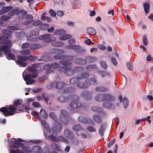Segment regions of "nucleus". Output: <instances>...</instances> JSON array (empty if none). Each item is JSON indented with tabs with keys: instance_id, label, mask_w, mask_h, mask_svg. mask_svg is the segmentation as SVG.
Listing matches in <instances>:
<instances>
[{
	"instance_id": "f257e3e1",
	"label": "nucleus",
	"mask_w": 153,
	"mask_h": 153,
	"mask_svg": "<svg viewBox=\"0 0 153 153\" xmlns=\"http://www.w3.org/2000/svg\"><path fill=\"white\" fill-rule=\"evenodd\" d=\"M100 97H103L104 101H107L104 102L102 104L104 107L108 109L114 110L116 108V105L117 107H120L119 103H114L115 98L113 95L109 94H104Z\"/></svg>"
},
{
	"instance_id": "f03ea898",
	"label": "nucleus",
	"mask_w": 153,
	"mask_h": 153,
	"mask_svg": "<svg viewBox=\"0 0 153 153\" xmlns=\"http://www.w3.org/2000/svg\"><path fill=\"white\" fill-rule=\"evenodd\" d=\"M22 103V100H16L14 102L13 105H10L7 108L3 107L0 108V111L2 112L6 117L13 115L16 113L17 109V108L16 107L21 105Z\"/></svg>"
},
{
	"instance_id": "7ed1b4c3",
	"label": "nucleus",
	"mask_w": 153,
	"mask_h": 153,
	"mask_svg": "<svg viewBox=\"0 0 153 153\" xmlns=\"http://www.w3.org/2000/svg\"><path fill=\"white\" fill-rule=\"evenodd\" d=\"M53 58L55 59L62 60L60 61L59 62L63 65L69 66L72 64V63L69 61L72 60L74 57L72 56L58 55L54 56Z\"/></svg>"
},
{
	"instance_id": "20e7f679",
	"label": "nucleus",
	"mask_w": 153,
	"mask_h": 153,
	"mask_svg": "<svg viewBox=\"0 0 153 153\" xmlns=\"http://www.w3.org/2000/svg\"><path fill=\"white\" fill-rule=\"evenodd\" d=\"M72 97L71 98L70 100L72 102L69 104L68 109L72 112L74 109L76 108H80L82 107L81 104L79 102V97L76 95H72Z\"/></svg>"
},
{
	"instance_id": "39448f33",
	"label": "nucleus",
	"mask_w": 153,
	"mask_h": 153,
	"mask_svg": "<svg viewBox=\"0 0 153 153\" xmlns=\"http://www.w3.org/2000/svg\"><path fill=\"white\" fill-rule=\"evenodd\" d=\"M83 69V68L81 67H76L74 69H71L70 68L62 66L60 67L58 70L60 72H63L68 75L72 76L75 71H82Z\"/></svg>"
},
{
	"instance_id": "423d86ee",
	"label": "nucleus",
	"mask_w": 153,
	"mask_h": 153,
	"mask_svg": "<svg viewBox=\"0 0 153 153\" xmlns=\"http://www.w3.org/2000/svg\"><path fill=\"white\" fill-rule=\"evenodd\" d=\"M66 86V84L62 82H52L47 85V88L48 89H51L53 88H55L58 89H62Z\"/></svg>"
},
{
	"instance_id": "0eeeda50",
	"label": "nucleus",
	"mask_w": 153,
	"mask_h": 153,
	"mask_svg": "<svg viewBox=\"0 0 153 153\" xmlns=\"http://www.w3.org/2000/svg\"><path fill=\"white\" fill-rule=\"evenodd\" d=\"M64 135L70 139L73 140V143L74 144L77 145L78 143V140L76 138H74L73 134L68 129H65L64 131Z\"/></svg>"
},
{
	"instance_id": "6e6552de",
	"label": "nucleus",
	"mask_w": 153,
	"mask_h": 153,
	"mask_svg": "<svg viewBox=\"0 0 153 153\" xmlns=\"http://www.w3.org/2000/svg\"><path fill=\"white\" fill-rule=\"evenodd\" d=\"M61 114L60 116L61 121L64 124H67L68 123V120L70 119L69 114L67 111L64 110L61 111Z\"/></svg>"
},
{
	"instance_id": "1a4fd4ad",
	"label": "nucleus",
	"mask_w": 153,
	"mask_h": 153,
	"mask_svg": "<svg viewBox=\"0 0 153 153\" xmlns=\"http://www.w3.org/2000/svg\"><path fill=\"white\" fill-rule=\"evenodd\" d=\"M17 58L18 59L16 61V63L22 67H25L27 66V64L25 62L27 61L26 56L18 55Z\"/></svg>"
},
{
	"instance_id": "9d476101",
	"label": "nucleus",
	"mask_w": 153,
	"mask_h": 153,
	"mask_svg": "<svg viewBox=\"0 0 153 153\" xmlns=\"http://www.w3.org/2000/svg\"><path fill=\"white\" fill-rule=\"evenodd\" d=\"M50 35L49 34H45L39 36V40H44L45 42L48 43L54 41L55 40V38L53 37H50Z\"/></svg>"
},
{
	"instance_id": "9b49d317",
	"label": "nucleus",
	"mask_w": 153,
	"mask_h": 153,
	"mask_svg": "<svg viewBox=\"0 0 153 153\" xmlns=\"http://www.w3.org/2000/svg\"><path fill=\"white\" fill-rule=\"evenodd\" d=\"M60 66V64L57 62H54L51 64L45 65L44 66V68L45 69L48 70L47 71V73H48L52 71V70L49 69L50 68L56 69L58 68Z\"/></svg>"
},
{
	"instance_id": "f8f14e48",
	"label": "nucleus",
	"mask_w": 153,
	"mask_h": 153,
	"mask_svg": "<svg viewBox=\"0 0 153 153\" xmlns=\"http://www.w3.org/2000/svg\"><path fill=\"white\" fill-rule=\"evenodd\" d=\"M66 48L70 49H74L75 52L77 53H83L85 51V50L82 49L79 45H69L67 46Z\"/></svg>"
},
{
	"instance_id": "ddd939ff",
	"label": "nucleus",
	"mask_w": 153,
	"mask_h": 153,
	"mask_svg": "<svg viewBox=\"0 0 153 153\" xmlns=\"http://www.w3.org/2000/svg\"><path fill=\"white\" fill-rule=\"evenodd\" d=\"M14 140L15 141L13 144V147L16 148H19L20 147H22V148L24 145L23 143H22L21 142L24 141V140L20 138L18 139L13 138Z\"/></svg>"
},
{
	"instance_id": "4468645a",
	"label": "nucleus",
	"mask_w": 153,
	"mask_h": 153,
	"mask_svg": "<svg viewBox=\"0 0 153 153\" xmlns=\"http://www.w3.org/2000/svg\"><path fill=\"white\" fill-rule=\"evenodd\" d=\"M79 121L85 124H89L94 125V122L90 119L88 118H85L83 116H80L79 117Z\"/></svg>"
},
{
	"instance_id": "2eb2a0df",
	"label": "nucleus",
	"mask_w": 153,
	"mask_h": 153,
	"mask_svg": "<svg viewBox=\"0 0 153 153\" xmlns=\"http://www.w3.org/2000/svg\"><path fill=\"white\" fill-rule=\"evenodd\" d=\"M119 100L120 101V102H122L125 108H126L128 106V99L126 97L122 98L121 95H120L119 97Z\"/></svg>"
},
{
	"instance_id": "dca6fc26",
	"label": "nucleus",
	"mask_w": 153,
	"mask_h": 153,
	"mask_svg": "<svg viewBox=\"0 0 153 153\" xmlns=\"http://www.w3.org/2000/svg\"><path fill=\"white\" fill-rule=\"evenodd\" d=\"M72 95H70L67 97L61 96L58 98V100L61 102H68L72 97Z\"/></svg>"
},
{
	"instance_id": "f3484780",
	"label": "nucleus",
	"mask_w": 153,
	"mask_h": 153,
	"mask_svg": "<svg viewBox=\"0 0 153 153\" xmlns=\"http://www.w3.org/2000/svg\"><path fill=\"white\" fill-rule=\"evenodd\" d=\"M106 127V125L105 123H102L100 125L99 133L101 136H103Z\"/></svg>"
},
{
	"instance_id": "a211bd4d",
	"label": "nucleus",
	"mask_w": 153,
	"mask_h": 153,
	"mask_svg": "<svg viewBox=\"0 0 153 153\" xmlns=\"http://www.w3.org/2000/svg\"><path fill=\"white\" fill-rule=\"evenodd\" d=\"M85 82L88 85V87L90 85H94L96 83V79L95 77L90 78L85 80Z\"/></svg>"
},
{
	"instance_id": "6ab92c4d",
	"label": "nucleus",
	"mask_w": 153,
	"mask_h": 153,
	"mask_svg": "<svg viewBox=\"0 0 153 153\" xmlns=\"http://www.w3.org/2000/svg\"><path fill=\"white\" fill-rule=\"evenodd\" d=\"M81 95L82 97H85L87 100H89L91 99V94L88 91H83Z\"/></svg>"
},
{
	"instance_id": "aec40b11",
	"label": "nucleus",
	"mask_w": 153,
	"mask_h": 153,
	"mask_svg": "<svg viewBox=\"0 0 153 153\" xmlns=\"http://www.w3.org/2000/svg\"><path fill=\"white\" fill-rule=\"evenodd\" d=\"M10 51H6L4 52L5 54L6 55V56H8L10 58L9 59H11L13 60H15L16 59L15 56L13 54L10 53ZM8 59H9L8 58Z\"/></svg>"
},
{
	"instance_id": "412c9836",
	"label": "nucleus",
	"mask_w": 153,
	"mask_h": 153,
	"mask_svg": "<svg viewBox=\"0 0 153 153\" xmlns=\"http://www.w3.org/2000/svg\"><path fill=\"white\" fill-rule=\"evenodd\" d=\"M58 141L57 143L59 142V141L64 142L68 144L69 143L68 140L64 137L60 136L58 137L57 138Z\"/></svg>"
},
{
	"instance_id": "4be33fe9",
	"label": "nucleus",
	"mask_w": 153,
	"mask_h": 153,
	"mask_svg": "<svg viewBox=\"0 0 153 153\" xmlns=\"http://www.w3.org/2000/svg\"><path fill=\"white\" fill-rule=\"evenodd\" d=\"M35 153H42V150L40 147L38 146H35L33 147L32 151Z\"/></svg>"
},
{
	"instance_id": "5701e85b",
	"label": "nucleus",
	"mask_w": 153,
	"mask_h": 153,
	"mask_svg": "<svg viewBox=\"0 0 153 153\" xmlns=\"http://www.w3.org/2000/svg\"><path fill=\"white\" fill-rule=\"evenodd\" d=\"M77 86L78 88L82 89H86L88 88V86L86 83L84 82H80L77 85Z\"/></svg>"
},
{
	"instance_id": "b1692460",
	"label": "nucleus",
	"mask_w": 153,
	"mask_h": 153,
	"mask_svg": "<svg viewBox=\"0 0 153 153\" xmlns=\"http://www.w3.org/2000/svg\"><path fill=\"white\" fill-rule=\"evenodd\" d=\"M52 53L56 54H62L64 53L65 51L63 50H60L57 49L52 48L51 50Z\"/></svg>"
},
{
	"instance_id": "393cba45",
	"label": "nucleus",
	"mask_w": 153,
	"mask_h": 153,
	"mask_svg": "<svg viewBox=\"0 0 153 153\" xmlns=\"http://www.w3.org/2000/svg\"><path fill=\"white\" fill-rule=\"evenodd\" d=\"M1 43L3 45H6L5 46H10V47L12 45L11 41L6 39L2 40L1 42Z\"/></svg>"
},
{
	"instance_id": "a878e982",
	"label": "nucleus",
	"mask_w": 153,
	"mask_h": 153,
	"mask_svg": "<svg viewBox=\"0 0 153 153\" xmlns=\"http://www.w3.org/2000/svg\"><path fill=\"white\" fill-rule=\"evenodd\" d=\"M38 76V73L35 72H33L32 73H29V74H26L25 75L26 78L28 79V76L32 79V78H35Z\"/></svg>"
},
{
	"instance_id": "bb28decb",
	"label": "nucleus",
	"mask_w": 153,
	"mask_h": 153,
	"mask_svg": "<svg viewBox=\"0 0 153 153\" xmlns=\"http://www.w3.org/2000/svg\"><path fill=\"white\" fill-rule=\"evenodd\" d=\"M41 123L42 125L45 127L46 129L48 132H50L51 131V129L49 128L48 124L45 120H42Z\"/></svg>"
},
{
	"instance_id": "cd10ccee",
	"label": "nucleus",
	"mask_w": 153,
	"mask_h": 153,
	"mask_svg": "<svg viewBox=\"0 0 153 153\" xmlns=\"http://www.w3.org/2000/svg\"><path fill=\"white\" fill-rule=\"evenodd\" d=\"M74 61L75 63L78 64L83 65L86 63V61L85 60L79 58L75 59Z\"/></svg>"
},
{
	"instance_id": "c85d7f7f",
	"label": "nucleus",
	"mask_w": 153,
	"mask_h": 153,
	"mask_svg": "<svg viewBox=\"0 0 153 153\" xmlns=\"http://www.w3.org/2000/svg\"><path fill=\"white\" fill-rule=\"evenodd\" d=\"M41 45L38 44L33 43L30 44V49L36 50L41 47Z\"/></svg>"
},
{
	"instance_id": "c756f323",
	"label": "nucleus",
	"mask_w": 153,
	"mask_h": 153,
	"mask_svg": "<svg viewBox=\"0 0 153 153\" xmlns=\"http://www.w3.org/2000/svg\"><path fill=\"white\" fill-rule=\"evenodd\" d=\"M22 150L25 153H31L32 149L29 147L24 146L22 148Z\"/></svg>"
},
{
	"instance_id": "7c9ffc66",
	"label": "nucleus",
	"mask_w": 153,
	"mask_h": 153,
	"mask_svg": "<svg viewBox=\"0 0 153 153\" xmlns=\"http://www.w3.org/2000/svg\"><path fill=\"white\" fill-rule=\"evenodd\" d=\"M51 145L52 147L56 151L58 152H60L61 151L60 146L59 144L53 143L51 144Z\"/></svg>"
},
{
	"instance_id": "2f4dec72",
	"label": "nucleus",
	"mask_w": 153,
	"mask_h": 153,
	"mask_svg": "<svg viewBox=\"0 0 153 153\" xmlns=\"http://www.w3.org/2000/svg\"><path fill=\"white\" fill-rule=\"evenodd\" d=\"M98 73L103 77L110 75V73L109 72L106 71L99 70L98 71Z\"/></svg>"
},
{
	"instance_id": "473e14b6",
	"label": "nucleus",
	"mask_w": 153,
	"mask_h": 153,
	"mask_svg": "<svg viewBox=\"0 0 153 153\" xmlns=\"http://www.w3.org/2000/svg\"><path fill=\"white\" fill-rule=\"evenodd\" d=\"M108 88L103 86H100L96 87V91L99 92H106L108 91Z\"/></svg>"
},
{
	"instance_id": "72a5a7b5",
	"label": "nucleus",
	"mask_w": 153,
	"mask_h": 153,
	"mask_svg": "<svg viewBox=\"0 0 153 153\" xmlns=\"http://www.w3.org/2000/svg\"><path fill=\"white\" fill-rule=\"evenodd\" d=\"M23 78L24 80L26 81V83L27 85H31L34 83V82H35V81L34 80H32L31 78L29 76L28 79H27V78H26L25 75L23 77Z\"/></svg>"
},
{
	"instance_id": "f704fd0d",
	"label": "nucleus",
	"mask_w": 153,
	"mask_h": 153,
	"mask_svg": "<svg viewBox=\"0 0 153 153\" xmlns=\"http://www.w3.org/2000/svg\"><path fill=\"white\" fill-rule=\"evenodd\" d=\"M1 32L5 36H10L12 34V32L10 30L7 29H4L2 30Z\"/></svg>"
},
{
	"instance_id": "c9c22d12",
	"label": "nucleus",
	"mask_w": 153,
	"mask_h": 153,
	"mask_svg": "<svg viewBox=\"0 0 153 153\" xmlns=\"http://www.w3.org/2000/svg\"><path fill=\"white\" fill-rule=\"evenodd\" d=\"M72 36L69 34H65L60 37L59 39L60 40H66L71 38Z\"/></svg>"
},
{
	"instance_id": "e433bc0d",
	"label": "nucleus",
	"mask_w": 153,
	"mask_h": 153,
	"mask_svg": "<svg viewBox=\"0 0 153 153\" xmlns=\"http://www.w3.org/2000/svg\"><path fill=\"white\" fill-rule=\"evenodd\" d=\"M75 88L73 87L67 88L64 90V93H69L73 92L75 91Z\"/></svg>"
},
{
	"instance_id": "4c0bfd02",
	"label": "nucleus",
	"mask_w": 153,
	"mask_h": 153,
	"mask_svg": "<svg viewBox=\"0 0 153 153\" xmlns=\"http://www.w3.org/2000/svg\"><path fill=\"white\" fill-rule=\"evenodd\" d=\"M27 40L30 41L31 42H33L39 40V38L37 37H33L31 36H26Z\"/></svg>"
},
{
	"instance_id": "58836bf2",
	"label": "nucleus",
	"mask_w": 153,
	"mask_h": 153,
	"mask_svg": "<svg viewBox=\"0 0 153 153\" xmlns=\"http://www.w3.org/2000/svg\"><path fill=\"white\" fill-rule=\"evenodd\" d=\"M79 80H80V79H79V77L78 76L71 78L70 79V82L71 84H75Z\"/></svg>"
},
{
	"instance_id": "ea45409f",
	"label": "nucleus",
	"mask_w": 153,
	"mask_h": 153,
	"mask_svg": "<svg viewBox=\"0 0 153 153\" xmlns=\"http://www.w3.org/2000/svg\"><path fill=\"white\" fill-rule=\"evenodd\" d=\"M52 45L55 47H58L63 46V43L61 42H54L51 43Z\"/></svg>"
},
{
	"instance_id": "a19ab883",
	"label": "nucleus",
	"mask_w": 153,
	"mask_h": 153,
	"mask_svg": "<svg viewBox=\"0 0 153 153\" xmlns=\"http://www.w3.org/2000/svg\"><path fill=\"white\" fill-rule=\"evenodd\" d=\"M89 76V74L86 72H83L81 73L80 76H79V79L81 80L82 79H84L87 77H88Z\"/></svg>"
},
{
	"instance_id": "79ce46f5",
	"label": "nucleus",
	"mask_w": 153,
	"mask_h": 153,
	"mask_svg": "<svg viewBox=\"0 0 153 153\" xmlns=\"http://www.w3.org/2000/svg\"><path fill=\"white\" fill-rule=\"evenodd\" d=\"M143 6L145 13H148L150 7L149 4L147 3H145L143 4Z\"/></svg>"
},
{
	"instance_id": "37998d69",
	"label": "nucleus",
	"mask_w": 153,
	"mask_h": 153,
	"mask_svg": "<svg viewBox=\"0 0 153 153\" xmlns=\"http://www.w3.org/2000/svg\"><path fill=\"white\" fill-rule=\"evenodd\" d=\"M40 113V114L45 118H46L48 117V115L46 111L44 109L41 110Z\"/></svg>"
},
{
	"instance_id": "c03bdc74",
	"label": "nucleus",
	"mask_w": 153,
	"mask_h": 153,
	"mask_svg": "<svg viewBox=\"0 0 153 153\" xmlns=\"http://www.w3.org/2000/svg\"><path fill=\"white\" fill-rule=\"evenodd\" d=\"M13 7L11 6H8L6 7H3L1 8V10L4 13V14L6 12H7L11 10L12 9Z\"/></svg>"
},
{
	"instance_id": "a18cd8bd",
	"label": "nucleus",
	"mask_w": 153,
	"mask_h": 153,
	"mask_svg": "<svg viewBox=\"0 0 153 153\" xmlns=\"http://www.w3.org/2000/svg\"><path fill=\"white\" fill-rule=\"evenodd\" d=\"M10 46H8L3 45L0 47V51L2 52L4 51V52L6 51H10V50L9 49Z\"/></svg>"
},
{
	"instance_id": "49530a36",
	"label": "nucleus",
	"mask_w": 153,
	"mask_h": 153,
	"mask_svg": "<svg viewBox=\"0 0 153 153\" xmlns=\"http://www.w3.org/2000/svg\"><path fill=\"white\" fill-rule=\"evenodd\" d=\"M30 51L29 50H23L20 52V54L23 55V56H25L30 53Z\"/></svg>"
},
{
	"instance_id": "de8ad7c7",
	"label": "nucleus",
	"mask_w": 153,
	"mask_h": 153,
	"mask_svg": "<svg viewBox=\"0 0 153 153\" xmlns=\"http://www.w3.org/2000/svg\"><path fill=\"white\" fill-rule=\"evenodd\" d=\"M100 65L103 69H106L107 68L108 65L105 61L101 60L100 61Z\"/></svg>"
},
{
	"instance_id": "09e8293b",
	"label": "nucleus",
	"mask_w": 153,
	"mask_h": 153,
	"mask_svg": "<svg viewBox=\"0 0 153 153\" xmlns=\"http://www.w3.org/2000/svg\"><path fill=\"white\" fill-rule=\"evenodd\" d=\"M42 60L45 62L51 61L52 60V58L48 56H45L42 58Z\"/></svg>"
},
{
	"instance_id": "8fccbe9b",
	"label": "nucleus",
	"mask_w": 153,
	"mask_h": 153,
	"mask_svg": "<svg viewBox=\"0 0 153 153\" xmlns=\"http://www.w3.org/2000/svg\"><path fill=\"white\" fill-rule=\"evenodd\" d=\"M47 139L56 142H57V141H58L57 138L52 135L48 136Z\"/></svg>"
},
{
	"instance_id": "3c124183",
	"label": "nucleus",
	"mask_w": 153,
	"mask_h": 153,
	"mask_svg": "<svg viewBox=\"0 0 153 153\" xmlns=\"http://www.w3.org/2000/svg\"><path fill=\"white\" fill-rule=\"evenodd\" d=\"M126 65L128 69L130 71L133 69V63L130 62H127L126 63Z\"/></svg>"
},
{
	"instance_id": "603ef678",
	"label": "nucleus",
	"mask_w": 153,
	"mask_h": 153,
	"mask_svg": "<svg viewBox=\"0 0 153 153\" xmlns=\"http://www.w3.org/2000/svg\"><path fill=\"white\" fill-rule=\"evenodd\" d=\"M95 60V58L94 57H91L90 56H88L86 58V63L87 62H94Z\"/></svg>"
},
{
	"instance_id": "864d4df0",
	"label": "nucleus",
	"mask_w": 153,
	"mask_h": 153,
	"mask_svg": "<svg viewBox=\"0 0 153 153\" xmlns=\"http://www.w3.org/2000/svg\"><path fill=\"white\" fill-rule=\"evenodd\" d=\"M65 31L62 30H59L55 31L54 33L55 34L58 35H60L64 33Z\"/></svg>"
},
{
	"instance_id": "5fc2aeb1",
	"label": "nucleus",
	"mask_w": 153,
	"mask_h": 153,
	"mask_svg": "<svg viewBox=\"0 0 153 153\" xmlns=\"http://www.w3.org/2000/svg\"><path fill=\"white\" fill-rule=\"evenodd\" d=\"M30 43H25L22 44V48L23 49L28 48L30 49Z\"/></svg>"
},
{
	"instance_id": "6e6d98bb",
	"label": "nucleus",
	"mask_w": 153,
	"mask_h": 153,
	"mask_svg": "<svg viewBox=\"0 0 153 153\" xmlns=\"http://www.w3.org/2000/svg\"><path fill=\"white\" fill-rule=\"evenodd\" d=\"M142 37L143 44L145 45H147L148 44V41L147 36L145 35H143Z\"/></svg>"
},
{
	"instance_id": "4d7b16f0",
	"label": "nucleus",
	"mask_w": 153,
	"mask_h": 153,
	"mask_svg": "<svg viewBox=\"0 0 153 153\" xmlns=\"http://www.w3.org/2000/svg\"><path fill=\"white\" fill-rule=\"evenodd\" d=\"M18 10V9H14L11 10L9 11L8 14L9 16H12L14 15L16 13H17Z\"/></svg>"
},
{
	"instance_id": "13d9d810",
	"label": "nucleus",
	"mask_w": 153,
	"mask_h": 153,
	"mask_svg": "<svg viewBox=\"0 0 153 153\" xmlns=\"http://www.w3.org/2000/svg\"><path fill=\"white\" fill-rule=\"evenodd\" d=\"M81 127L79 125H76L74 126L73 127V129L74 131H78L81 129Z\"/></svg>"
},
{
	"instance_id": "bf43d9fd",
	"label": "nucleus",
	"mask_w": 153,
	"mask_h": 153,
	"mask_svg": "<svg viewBox=\"0 0 153 153\" xmlns=\"http://www.w3.org/2000/svg\"><path fill=\"white\" fill-rule=\"evenodd\" d=\"M42 97L44 100L47 103L49 100L48 97L46 96L45 93H43L42 94Z\"/></svg>"
},
{
	"instance_id": "052dcab7",
	"label": "nucleus",
	"mask_w": 153,
	"mask_h": 153,
	"mask_svg": "<svg viewBox=\"0 0 153 153\" xmlns=\"http://www.w3.org/2000/svg\"><path fill=\"white\" fill-rule=\"evenodd\" d=\"M26 57L27 58V61L28 60L30 61H35L37 59V58L36 56H26Z\"/></svg>"
},
{
	"instance_id": "680f3d73",
	"label": "nucleus",
	"mask_w": 153,
	"mask_h": 153,
	"mask_svg": "<svg viewBox=\"0 0 153 153\" xmlns=\"http://www.w3.org/2000/svg\"><path fill=\"white\" fill-rule=\"evenodd\" d=\"M103 95V94H99L96 96V100L100 101H104L103 97H100L101 95Z\"/></svg>"
},
{
	"instance_id": "e2e57ef3",
	"label": "nucleus",
	"mask_w": 153,
	"mask_h": 153,
	"mask_svg": "<svg viewBox=\"0 0 153 153\" xmlns=\"http://www.w3.org/2000/svg\"><path fill=\"white\" fill-rule=\"evenodd\" d=\"M49 116L54 120L56 121L57 120L55 114L53 112H51L49 114Z\"/></svg>"
},
{
	"instance_id": "0e129e2a",
	"label": "nucleus",
	"mask_w": 153,
	"mask_h": 153,
	"mask_svg": "<svg viewBox=\"0 0 153 153\" xmlns=\"http://www.w3.org/2000/svg\"><path fill=\"white\" fill-rule=\"evenodd\" d=\"M10 17L6 15H3L1 17V19L3 21H6L8 20Z\"/></svg>"
},
{
	"instance_id": "69168bd1",
	"label": "nucleus",
	"mask_w": 153,
	"mask_h": 153,
	"mask_svg": "<svg viewBox=\"0 0 153 153\" xmlns=\"http://www.w3.org/2000/svg\"><path fill=\"white\" fill-rule=\"evenodd\" d=\"M88 32L91 34H96V32H95L94 30L91 27L88 28Z\"/></svg>"
},
{
	"instance_id": "338daca9",
	"label": "nucleus",
	"mask_w": 153,
	"mask_h": 153,
	"mask_svg": "<svg viewBox=\"0 0 153 153\" xmlns=\"http://www.w3.org/2000/svg\"><path fill=\"white\" fill-rule=\"evenodd\" d=\"M31 114L33 116H35L36 117L40 119L41 118V116L39 114V113H37L36 111H33L31 113Z\"/></svg>"
},
{
	"instance_id": "774afa93",
	"label": "nucleus",
	"mask_w": 153,
	"mask_h": 153,
	"mask_svg": "<svg viewBox=\"0 0 153 153\" xmlns=\"http://www.w3.org/2000/svg\"><path fill=\"white\" fill-rule=\"evenodd\" d=\"M116 139L115 138L113 139L111 141H110L107 147H110L115 142Z\"/></svg>"
}]
</instances>
